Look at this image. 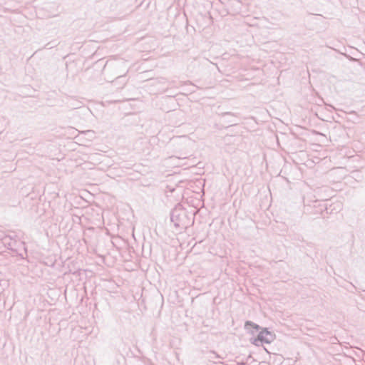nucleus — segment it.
Wrapping results in <instances>:
<instances>
[{
	"instance_id": "2",
	"label": "nucleus",
	"mask_w": 365,
	"mask_h": 365,
	"mask_svg": "<svg viewBox=\"0 0 365 365\" xmlns=\"http://www.w3.org/2000/svg\"><path fill=\"white\" fill-rule=\"evenodd\" d=\"M246 327H251L255 329H259V327L257 325V324H255L252 322H247L245 324Z\"/></svg>"
},
{
	"instance_id": "1",
	"label": "nucleus",
	"mask_w": 365,
	"mask_h": 365,
	"mask_svg": "<svg viewBox=\"0 0 365 365\" xmlns=\"http://www.w3.org/2000/svg\"><path fill=\"white\" fill-rule=\"evenodd\" d=\"M271 337V333L266 330L262 331L258 336L259 340L266 343H269L270 341Z\"/></svg>"
}]
</instances>
